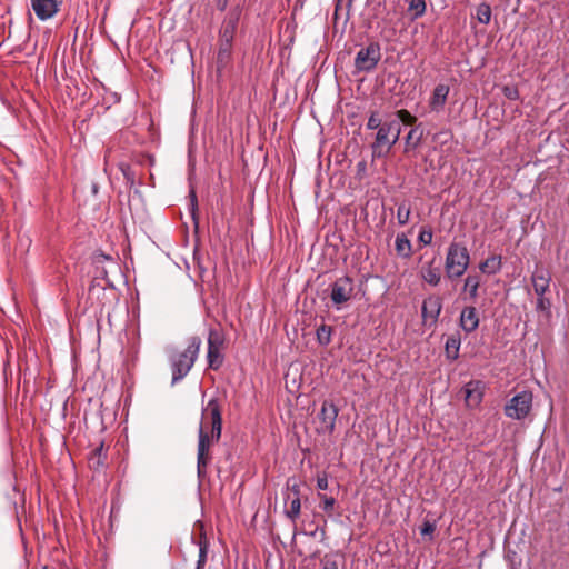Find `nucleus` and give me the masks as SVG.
Listing matches in <instances>:
<instances>
[{
	"label": "nucleus",
	"mask_w": 569,
	"mask_h": 569,
	"mask_svg": "<svg viewBox=\"0 0 569 569\" xmlns=\"http://www.w3.org/2000/svg\"><path fill=\"white\" fill-rule=\"evenodd\" d=\"M227 6H228V0H218L217 1V8L220 11H224L227 9Z\"/></svg>",
	"instance_id": "49530a36"
},
{
	"label": "nucleus",
	"mask_w": 569,
	"mask_h": 569,
	"mask_svg": "<svg viewBox=\"0 0 569 569\" xmlns=\"http://www.w3.org/2000/svg\"><path fill=\"white\" fill-rule=\"evenodd\" d=\"M224 356L222 349L209 348L207 350L208 368L211 370H219L223 365Z\"/></svg>",
	"instance_id": "a878e982"
},
{
	"label": "nucleus",
	"mask_w": 569,
	"mask_h": 569,
	"mask_svg": "<svg viewBox=\"0 0 569 569\" xmlns=\"http://www.w3.org/2000/svg\"><path fill=\"white\" fill-rule=\"evenodd\" d=\"M550 309H551L550 299L545 297V295L538 296L537 303H536V310L550 313Z\"/></svg>",
	"instance_id": "58836bf2"
},
{
	"label": "nucleus",
	"mask_w": 569,
	"mask_h": 569,
	"mask_svg": "<svg viewBox=\"0 0 569 569\" xmlns=\"http://www.w3.org/2000/svg\"><path fill=\"white\" fill-rule=\"evenodd\" d=\"M390 120L385 121L377 130L375 141L371 144L372 153L377 157L386 156L392 148Z\"/></svg>",
	"instance_id": "9d476101"
},
{
	"label": "nucleus",
	"mask_w": 569,
	"mask_h": 569,
	"mask_svg": "<svg viewBox=\"0 0 569 569\" xmlns=\"http://www.w3.org/2000/svg\"><path fill=\"white\" fill-rule=\"evenodd\" d=\"M479 321L480 320L476 307L466 306L462 308L459 318V326L467 335L477 330L479 327Z\"/></svg>",
	"instance_id": "ddd939ff"
},
{
	"label": "nucleus",
	"mask_w": 569,
	"mask_h": 569,
	"mask_svg": "<svg viewBox=\"0 0 569 569\" xmlns=\"http://www.w3.org/2000/svg\"><path fill=\"white\" fill-rule=\"evenodd\" d=\"M420 126L421 124L410 129L405 137V152L416 150L420 146L423 139V130L420 128Z\"/></svg>",
	"instance_id": "4be33fe9"
},
{
	"label": "nucleus",
	"mask_w": 569,
	"mask_h": 569,
	"mask_svg": "<svg viewBox=\"0 0 569 569\" xmlns=\"http://www.w3.org/2000/svg\"><path fill=\"white\" fill-rule=\"evenodd\" d=\"M441 136H450V131H440V132H438V133H436V134L433 136V139H435V140H437V139H439Z\"/></svg>",
	"instance_id": "de8ad7c7"
},
{
	"label": "nucleus",
	"mask_w": 569,
	"mask_h": 569,
	"mask_svg": "<svg viewBox=\"0 0 569 569\" xmlns=\"http://www.w3.org/2000/svg\"><path fill=\"white\" fill-rule=\"evenodd\" d=\"M470 254L467 247L462 243L452 242L446 257V273L450 279L461 277L468 269Z\"/></svg>",
	"instance_id": "f03ea898"
},
{
	"label": "nucleus",
	"mask_w": 569,
	"mask_h": 569,
	"mask_svg": "<svg viewBox=\"0 0 569 569\" xmlns=\"http://www.w3.org/2000/svg\"><path fill=\"white\" fill-rule=\"evenodd\" d=\"M442 310V298L438 295H430L421 306V317L423 326L432 328L437 325Z\"/></svg>",
	"instance_id": "6e6552de"
},
{
	"label": "nucleus",
	"mask_w": 569,
	"mask_h": 569,
	"mask_svg": "<svg viewBox=\"0 0 569 569\" xmlns=\"http://www.w3.org/2000/svg\"><path fill=\"white\" fill-rule=\"evenodd\" d=\"M390 127H395L393 130H391V140H392V147L399 141V137L401 133V124L399 120H390Z\"/></svg>",
	"instance_id": "a19ab883"
},
{
	"label": "nucleus",
	"mask_w": 569,
	"mask_h": 569,
	"mask_svg": "<svg viewBox=\"0 0 569 569\" xmlns=\"http://www.w3.org/2000/svg\"><path fill=\"white\" fill-rule=\"evenodd\" d=\"M533 395L523 390L515 395L505 407V415L515 420L525 419L532 409Z\"/></svg>",
	"instance_id": "423d86ee"
},
{
	"label": "nucleus",
	"mask_w": 569,
	"mask_h": 569,
	"mask_svg": "<svg viewBox=\"0 0 569 569\" xmlns=\"http://www.w3.org/2000/svg\"><path fill=\"white\" fill-rule=\"evenodd\" d=\"M410 207L405 202L400 203L397 208V220L400 226H406L410 218Z\"/></svg>",
	"instance_id": "2f4dec72"
},
{
	"label": "nucleus",
	"mask_w": 569,
	"mask_h": 569,
	"mask_svg": "<svg viewBox=\"0 0 569 569\" xmlns=\"http://www.w3.org/2000/svg\"><path fill=\"white\" fill-rule=\"evenodd\" d=\"M503 96L509 100H518L520 98L519 90L516 86H505L502 88Z\"/></svg>",
	"instance_id": "ea45409f"
},
{
	"label": "nucleus",
	"mask_w": 569,
	"mask_h": 569,
	"mask_svg": "<svg viewBox=\"0 0 569 569\" xmlns=\"http://www.w3.org/2000/svg\"><path fill=\"white\" fill-rule=\"evenodd\" d=\"M481 284V277L478 273H469L463 283L462 290L469 293V299L476 301L479 297V287Z\"/></svg>",
	"instance_id": "412c9836"
},
{
	"label": "nucleus",
	"mask_w": 569,
	"mask_h": 569,
	"mask_svg": "<svg viewBox=\"0 0 569 569\" xmlns=\"http://www.w3.org/2000/svg\"><path fill=\"white\" fill-rule=\"evenodd\" d=\"M381 59V47L379 42L371 41L361 48L355 58V69L358 72L369 73L373 71Z\"/></svg>",
	"instance_id": "39448f33"
},
{
	"label": "nucleus",
	"mask_w": 569,
	"mask_h": 569,
	"mask_svg": "<svg viewBox=\"0 0 569 569\" xmlns=\"http://www.w3.org/2000/svg\"><path fill=\"white\" fill-rule=\"evenodd\" d=\"M214 442L218 441L213 439V435L209 433L203 422H201L198 430L197 450V473L199 478H203L206 476V468L212 460L210 448Z\"/></svg>",
	"instance_id": "20e7f679"
},
{
	"label": "nucleus",
	"mask_w": 569,
	"mask_h": 569,
	"mask_svg": "<svg viewBox=\"0 0 569 569\" xmlns=\"http://www.w3.org/2000/svg\"><path fill=\"white\" fill-rule=\"evenodd\" d=\"M318 530H320V531H321V535H322V536H325V533H326L325 528H317V529H316V531H315V532H312L311 535H312V536H315V535H316V532H317Z\"/></svg>",
	"instance_id": "8fccbe9b"
},
{
	"label": "nucleus",
	"mask_w": 569,
	"mask_h": 569,
	"mask_svg": "<svg viewBox=\"0 0 569 569\" xmlns=\"http://www.w3.org/2000/svg\"><path fill=\"white\" fill-rule=\"evenodd\" d=\"M550 281L551 274L549 270L545 268H537L531 276V282L537 296H543L549 291Z\"/></svg>",
	"instance_id": "2eb2a0df"
},
{
	"label": "nucleus",
	"mask_w": 569,
	"mask_h": 569,
	"mask_svg": "<svg viewBox=\"0 0 569 569\" xmlns=\"http://www.w3.org/2000/svg\"><path fill=\"white\" fill-rule=\"evenodd\" d=\"M287 487L290 489L293 497H300V485L296 480L289 478L287 481Z\"/></svg>",
	"instance_id": "c03bdc74"
},
{
	"label": "nucleus",
	"mask_w": 569,
	"mask_h": 569,
	"mask_svg": "<svg viewBox=\"0 0 569 569\" xmlns=\"http://www.w3.org/2000/svg\"><path fill=\"white\" fill-rule=\"evenodd\" d=\"M477 20L482 24H488L491 20V7L487 2H481L476 8Z\"/></svg>",
	"instance_id": "cd10ccee"
},
{
	"label": "nucleus",
	"mask_w": 569,
	"mask_h": 569,
	"mask_svg": "<svg viewBox=\"0 0 569 569\" xmlns=\"http://www.w3.org/2000/svg\"><path fill=\"white\" fill-rule=\"evenodd\" d=\"M119 169L121 170L123 178L126 182L132 187L136 181V174L134 171L131 169V167L128 163H120Z\"/></svg>",
	"instance_id": "c9c22d12"
},
{
	"label": "nucleus",
	"mask_w": 569,
	"mask_h": 569,
	"mask_svg": "<svg viewBox=\"0 0 569 569\" xmlns=\"http://www.w3.org/2000/svg\"><path fill=\"white\" fill-rule=\"evenodd\" d=\"M328 290L332 306L340 310L353 298L355 281L349 276H342L337 278Z\"/></svg>",
	"instance_id": "7ed1b4c3"
},
{
	"label": "nucleus",
	"mask_w": 569,
	"mask_h": 569,
	"mask_svg": "<svg viewBox=\"0 0 569 569\" xmlns=\"http://www.w3.org/2000/svg\"><path fill=\"white\" fill-rule=\"evenodd\" d=\"M435 262L436 259H432L430 262L426 263L420 271L423 281L432 287L438 286L441 280V267L439 263L435 264Z\"/></svg>",
	"instance_id": "f3484780"
},
{
	"label": "nucleus",
	"mask_w": 569,
	"mask_h": 569,
	"mask_svg": "<svg viewBox=\"0 0 569 569\" xmlns=\"http://www.w3.org/2000/svg\"><path fill=\"white\" fill-rule=\"evenodd\" d=\"M418 241L422 246H429L431 243V241H432V230H431V228L422 227L420 232H419V236H418Z\"/></svg>",
	"instance_id": "4c0bfd02"
},
{
	"label": "nucleus",
	"mask_w": 569,
	"mask_h": 569,
	"mask_svg": "<svg viewBox=\"0 0 569 569\" xmlns=\"http://www.w3.org/2000/svg\"><path fill=\"white\" fill-rule=\"evenodd\" d=\"M450 88L447 84L439 83L435 87L429 100V107L433 112H440L447 102Z\"/></svg>",
	"instance_id": "dca6fc26"
},
{
	"label": "nucleus",
	"mask_w": 569,
	"mask_h": 569,
	"mask_svg": "<svg viewBox=\"0 0 569 569\" xmlns=\"http://www.w3.org/2000/svg\"><path fill=\"white\" fill-rule=\"evenodd\" d=\"M396 118L393 120H399V122L405 124H415L417 121V118L412 116L408 110L401 109L396 112Z\"/></svg>",
	"instance_id": "f704fd0d"
},
{
	"label": "nucleus",
	"mask_w": 569,
	"mask_h": 569,
	"mask_svg": "<svg viewBox=\"0 0 569 569\" xmlns=\"http://www.w3.org/2000/svg\"><path fill=\"white\" fill-rule=\"evenodd\" d=\"M226 343V333L222 328H210L208 332V347L223 349Z\"/></svg>",
	"instance_id": "393cba45"
},
{
	"label": "nucleus",
	"mask_w": 569,
	"mask_h": 569,
	"mask_svg": "<svg viewBox=\"0 0 569 569\" xmlns=\"http://www.w3.org/2000/svg\"><path fill=\"white\" fill-rule=\"evenodd\" d=\"M461 346V336L459 331L448 336L445 343V355L449 361H455L459 358Z\"/></svg>",
	"instance_id": "a211bd4d"
},
{
	"label": "nucleus",
	"mask_w": 569,
	"mask_h": 569,
	"mask_svg": "<svg viewBox=\"0 0 569 569\" xmlns=\"http://www.w3.org/2000/svg\"><path fill=\"white\" fill-rule=\"evenodd\" d=\"M207 428V423L210 422V432L213 435V439L217 441L221 438L222 432V412L221 406L217 398H211L207 406L202 409V421Z\"/></svg>",
	"instance_id": "0eeeda50"
},
{
	"label": "nucleus",
	"mask_w": 569,
	"mask_h": 569,
	"mask_svg": "<svg viewBox=\"0 0 569 569\" xmlns=\"http://www.w3.org/2000/svg\"><path fill=\"white\" fill-rule=\"evenodd\" d=\"M190 213L192 216V218L196 217V212L198 210V200H197V194H196V191L193 189L190 190Z\"/></svg>",
	"instance_id": "37998d69"
},
{
	"label": "nucleus",
	"mask_w": 569,
	"mask_h": 569,
	"mask_svg": "<svg viewBox=\"0 0 569 569\" xmlns=\"http://www.w3.org/2000/svg\"><path fill=\"white\" fill-rule=\"evenodd\" d=\"M43 569H48L47 567H44Z\"/></svg>",
	"instance_id": "603ef678"
},
{
	"label": "nucleus",
	"mask_w": 569,
	"mask_h": 569,
	"mask_svg": "<svg viewBox=\"0 0 569 569\" xmlns=\"http://www.w3.org/2000/svg\"><path fill=\"white\" fill-rule=\"evenodd\" d=\"M320 563L322 569H339V556L337 553H327Z\"/></svg>",
	"instance_id": "473e14b6"
},
{
	"label": "nucleus",
	"mask_w": 569,
	"mask_h": 569,
	"mask_svg": "<svg viewBox=\"0 0 569 569\" xmlns=\"http://www.w3.org/2000/svg\"><path fill=\"white\" fill-rule=\"evenodd\" d=\"M107 460V450L104 449L103 443L94 448L89 456V466L93 470H100L104 467Z\"/></svg>",
	"instance_id": "5701e85b"
},
{
	"label": "nucleus",
	"mask_w": 569,
	"mask_h": 569,
	"mask_svg": "<svg viewBox=\"0 0 569 569\" xmlns=\"http://www.w3.org/2000/svg\"><path fill=\"white\" fill-rule=\"evenodd\" d=\"M287 500L290 501V507L284 511V513L291 521H296L300 516L301 510L300 497L297 496L291 498L290 495H288Z\"/></svg>",
	"instance_id": "bb28decb"
},
{
	"label": "nucleus",
	"mask_w": 569,
	"mask_h": 569,
	"mask_svg": "<svg viewBox=\"0 0 569 569\" xmlns=\"http://www.w3.org/2000/svg\"><path fill=\"white\" fill-rule=\"evenodd\" d=\"M383 124L379 111H371L366 124L368 130H378Z\"/></svg>",
	"instance_id": "72a5a7b5"
},
{
	"label": "nucleus",
	"mask_w": 569,
	"mask_h": 569,
	"mask_svg": "<svg viewBox=\"0 0 569 569\" xmlns=\"http://www.w3.org/2000/svg\"><path fill=\"white\" fill-rule=\"evenodd\" d=\"M233 41L219 39L217 56L218 68H224L231 61Z\"/></svg>",
	"instance_id": "aec40b11"
},
{
	"label": "nucleus",
	"mask_w": 569,
	"mask_h": 569,
	"mask_svg": "<svg viewBox=\"0 0 569 569\" xmlns=\"http://www.w3.org/2000/svg\"><path fill=\"white\" fill-rule=\"evenodd\" d=\"M338 413V407L332 401L325 400L321 405L320 412L318 413L320 426L317 428V432L328 435L333 433Z\"/></svg>",
	"instance_id": "1a4fd4ad"
},
{
	"label": "nucleus",
	"mask_w": 569,
	"mask_h": 569,
	"mask_svg": "<svg viewBox=\"0 0 569 569\" xmlns=\"http://www.w3.org/2000/svg\"><path fill=\"white\" fill-rule=\"evenodd\" d=\"M317 488L319 490H327L328 489V477H327L326 472H323L321 476H318V478H317Z\"/></svg>",
	"instance_id": "a18cd8bd"
},
{
	"label": "nucleus",
	"mask_w": 569,
	"mask_h": 569,
	"mask_svg": "<svg viewBox=\"0 0 569 569\" xmlns=\"http://www.w3.org/2000/svg\"><path fill=\"white\" fill-rule=\"evenodd\" d=\"M396 252L399 257L403 259H408L412 254V246L410 240L407 238L405 233H399L396 237Z\"/></svg>",
	"instance_id": "b1692460"
},
{
	"label": "nucleus",
	"mask_w": 569,
	"mask_h": 569,
	"mask_svg": "<svg viewBox=\"0 0 569 569\" xmlns=\"http://www.w3.org/2000/svg\"><path fill=\"white\" fill-rule=\"evenodd\" d=\"M101 257H103V258H104V259H107V260H111V258H110L109 256H106V254H103V253L101 254Z\"/></svg>",
	"instance_id": "3c124183"
},
{
	"label": "nucleus",
	"mask_w": 569,
	"mask_h": 569,
	"mask_svg": "<svg viewBox=\"0 0 569 569\" xmlns=\"http://www.w3.org/2000/svg\"><path fill=\"white\" fill-rule=\"evenodd\" d=\"M197 545L199 547V557L198 559L207 561V556L209 551V541L206 537V535H201L199 537V540L197 541Z\"/></svg>",
	"instance_id": "e433bc0d"
},
{
	"label": "nucleus",
	"mask_w": 569,
	"mask_h": 569,
	"mask_svg": "<svg viewBox=\"0 0 569 569\" xmlns=\"http://www.w3.org/2000/svg\"><path fill=\"white\" fill-rule=\"evenodd\" d=\"M207 561L198 559L196 569H203Z\"/></svg>",
	"instance_id": "09e8293b"
},
{
	"label": "nucleus",
	"mask_w": 569,
	"mask_h": 569,
	"mask_svg": "<svg viewBox=\"0 0 569 569\" xmlns=\"http://www.w3.org/2000/svg\"><path fill=\"white\" fill-rule=\"evenodd\" d=\"M241 11V7L236 6L227 13L219 30V39L233 41Z\"/></svg>",
	"instance_id": "f8f14e48"
},
{
	"label": "nucleus",
	"mask_w": 569,
	"mask_h": 569,
	"mask_svg": "<svg viewBox=\"0 0 569 569\" xmlns=\"http://www.w3.org/2000/svg\"><path fill=\"white\" fill-rule=\"evenodd\" d=\"M436 530V525L430 521H425L420 528V533L422 536H429L430 540L433 539V532Z\"/></svg>",
	"instance_id": "79ce46f5"
},
{
	"label": "nucleus",
	"mask_w": 569,
	"mask_h": 569,
	"mask_svg": "<svg viewBox=\"0 0 569 569\" xmlns=\"http://www.w3.org/2000/svg\"><path fill=\"white\" fill-rule=\"evenodd\" d=\"M201 343V338L193 336L189 338L186 349H173L169 352L168 361L172 372V386L180 382L188 376L199 357Z\"/></svg>",
	"instance_id": "f257e3e1"
},
{
	"label": "nucleus",
	"mask_w": 569,
	"mask_h": 569,
	"mask_svg": "<svg viewBox=\"0 0 569 569\" xmlns=\"http://www.w3.org/2000/svg\"><path fill=\"white\" fill-rule=\"evenodd\" d=\"M332 328L327 325H321L317 329V340L321 346H328L331 341Z\"/></svg>",
	"instance_id": "c85d7f7f"
},
{
	"label": "nucleus",
	"mask_w": 569,
	"mask_h": 569,
	"mask_svg": "<svg viewBox=\"0 0 569 569\" xmlns=\"http://www.w3.org/2000/svg\"><path fill=\"white\" fill-rule=\"evenodd\" d=\"M502 268V257L500 254H492L485 261L480 262L479 270L488 276L497 274Z\"/></svg>",
	"instance_id": "6ab92c4d"
},
{
	"label": "nucleus",
	"mask_w": 569,
	"mask_h": 569,
	"mask_svg": "<svg viewBox=\"0 0 569 569\" xmlns=\"http://www.w3.org/2000/svg\"><path fill=\"white\" fill-rule=\"evenodd\" d=\"M409 11L412 12L415 19L422 17L426 13V1L425 0H410Z\"/></svg>",
	"instance_id": "7c9ffc66"
},
{
	"label": "nucleus",
	"mask_w": 569,
	"mask_h": 569,
	"mask_svg": "<svg viewBox=\"0 0 569 569\" xmlns=\"http://www.w3.org/2000/svg\"><path fill=\"white\" fill-rule=\"evenodd\" d=\"M482 389V382L479 380H471L465 385V387L461 389V392L465 396V400L468 407L475 408L481 402L483 397Z\"/></svg>",
	"instance_id": "4468645a"
},
{
	"label": "nucleus",
	"mask_w": 569,
	"mask_h": 569,
	"mask_svg": "<svg viewBox=\"0 0 569 569\" xmlns=\"http://www.w3.org/2000/svg\"><path fill=\"white\" fill-rule=\"evenodd\" d=\"M318 498L320 499V508L328 515L331 516L333 512V508L336 505V499L333 497L327 496L325 493H318Z\"/></svg>",
	"instance_id": "c756f323"
},
{
	"label": "nucleus",
	"mask_w": 569,
	"mask_h": 569,
	"mask_svg": "<svg viewBox=\"0 0 569 569\" xmlns=\"http://www.w3.org/2000/svg\"><path fill=\"white\" fill-rule=\"evenodd\" d=\"M63 0H30V6L36 17L46 21L53 18L60 10Z\"/></svg>",
	"instance_id": "9b49d317"
}]
</instances>
